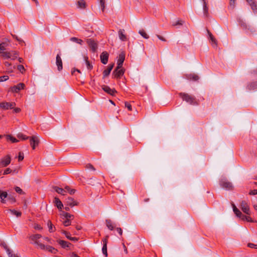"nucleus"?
Segmentation results:
<instances>
[{"label": "nucleus", "mask_w": 257, "mask_h": 257, "mask_svg": "<svg viewBox=\"0 0 257 257\" xmlns=\"http://www.w3.org/2000/svg\"><path fill=\"white\" fill-rule=\"evenodd\" d=\"M203 13L206 16H208V8L206 2H203Z\"/></svg>", "instance_id": "7c9ffc66"}, {"label": "nucleus", "mask_w": 257, "mask_h": 257, "mask_svg": "<svg viewBox=\"0 0 257 257\" xmlns=\"http://www.w3.org/2000/svg\"><path fill=\"white\" fill-rule=\"evenodd\" d=\"M85 168L86 169H91L93 171H95V168H94V167L92 165H91V164H87L85 166Z\"/></svg>", "instance_id": "de8ad7c7"}, {"label": "nucleus", "mask_w": 257, "mask_h": 257, "mask_svg": "<svg viewBox=\"0 0 257 257\" xmlns=\"http://www.w3.org/2000/svg\"><path fill=\"white\" fill-rule=\"evenodd\" d=\"M124 59L125 54L123 52H122L119 54L118 59L117 62V66H118V68H120L122 67Z\"/></svg>", "instance_id": "ddd939ff"}, {"label": "nucleus", "mask_w": 257, "mask_h": 257, "mask_svg": "<svg viewBox=\"0 0 257 257\" xmlns=\"http://www.w3.org/2000/svg\"><path fill=\"white\" fill-rule=\"evenodd\" d=\"M70 41L78 43L80 45H82L83 43V41L81 39H78L76 37H71L70 38Z\"/></svg>", "instance_id": "72a5a7b5"}, {"label": "nucleus", "mask_w": 257, "mask_h": 257, "mask_svg": "<svg viewBox=\"0 0 257 257\" xmlns=\"http://www.w3.org/2000/svg\"><path fill=\"white\" fill-rule=\"evenodd\" d=\"M9 79V76L7 75L0 77V82H3Z\"/></svg>", "instance_id": "864d4df0"}, {"label": "nucleus", "mask_w": 257, "mask_h": 257, "mask_svg": "<svg viewBox=\"0 0 257 257\" xmlns=\"http://www.w3.org/2000/svg\"><path fill=\"white\" fill-rule=\"evenodd\" d=\"M246 216V215H245L241 213V215H239V216H238V217H239V218H240V219H241V220H245Z\"/></svg>", "instance_id": "338daca9"}, {"label": "nucleus", "mask_w": 257, "mask_h": 257, "mask_svg": "<svg viewBox=\"0 0 257 257\" xmlns=\"http://www.w3.org/2000/svg\"><path fill=\"white\" fill-rule=\"evenodd\" d=\"M11 162V156L10 155H7L0 159V166L6 167L8 166Z\"/></svg>", "instance_id": "f03ea898"}, {"label": "nucleus", "mask_w": 257, "mask_h": 257, "mask_svg": "<svg viewBox=\"0 0 257 257\" xmlns=\"http://www.w3.org/2000/svg\"><path fill=\"white\" fill-rule=\"evenodd\" d=\"M247 246L251 248H256V246H257V244H255L252 243H248Z\"/></svg>", "instance_id": "e2e57ef3"}, {"label": "nucleus", "mask_w": 257, "mask_h": 257, "mask_svg": "<svg viewBox=\"0 0 257 257\" xmlns=\"http://www.w3.org/2000/svg\"><path fill=\"white\" fill-rule=\"evenodd\" d=\"M77 6L79 8L85 9L86 7V4L84 0H78L77 2Z\"/></svg>", "instance_id": "c756f323"}, {"label": "nucleus", "mask_w": 257, "mask_h": 257, "mask_svg": "<svg viewBox=\"0 0 257 257\" xmlns=\"http://www.w3.org/2000/svg\"><path fill=\"white\" fill-rule=\"evenodd\" d=\"M102 11L103 12L105 9V0H99Z\"/></svg>", "instance_id": "49530a36"}, {"label": "nucleus", "mask_w": 257, "mask_h": 257, "mask_svg": "<svg viewBox=\"0 0 257 257\" xmlns=\"http://www.w3.org/2000/svg\"><path fill=\"white\" fill-rule=\"evenodd\" d=\"M220 186L226 190H232L233 186L232 184L225 179H221L219 182Z\"/></svg>", "instance_id": "7ed1b4c3"}, {"label": "nucleus", "mask_w": 257, "mask_h": 257, "mask_svg": "<svg viewBox=\"0 0 257 257\" xmlns=\"http://www.w3.org/2000/svg\"><path fill=\"white\" fill-rule=\"evenodd\" d=\"M245 220H246V221L249 222H253V221L252 219V218L250 216H246Z\"/></svg>", "instance_id": "052dcab7"}, {"label": "nucleus", "mask_w": 257, "mask_h": 257, "mask_svg": "<svg viewBox=\"0 0 257 257\" xmlns=\"http://www.w3.org/2000/svg\"><path fill=\"white\" fill-rule=\"evenodd\" d=\"M12 172V170L10 168H7L4 172V175H7L10 174Z\"/></svg>", "instance_id": "6e6d98bb"}, {"label": "nucleus", "mask_w": 257, "mask_h": 257, "mask_svg": "<svg viewBox=\"0 0 257 257\" xmlns=\"http://www.w3.org/2000/svg\"><path fill=\"white\" fill-rule=\"evenodd\" d=\"M8 211L11 212L13 215H16L17 217H20L22 215V213L20 211H18L15 210L9 209Z\"/></svg>", "instance_id": "473e14b6"}, {"label": "nucleus", "mask_w": 257, "mask_h": 257, "mask_svg": "<svg viewBox=\"0 0 257 257\" xmlns=\"http://www.w3.org/2000/svg\"><path fill=\"white\" fill-rule=\"evenodd\" d=\"M63 224L65 226H68L71 225V221L70 219H66L63 221Z\"/></svg>", "instance_id": "09e8293b"}, {"label": "nucleus", "mask_w": 257, "mask_h": 257, "mask_svg": "<svg viewBox=\"0 0 257 257\" xmlns=\"http://www.w3.org/2000/svg\"><path fill=\"white\" fill-rule=\"evenodd\" d=\"M15 191L20 194H21L23 192V190L19 187H16L15 188Z\"/></svg>", "instance_id": "680f3d73"}, {"label": "nucleus", "mask_w": 257, "mask_h": 257, "mask_svg": "<svg viewBox=\"0 0 257 257\" xmlns=\"http://www.w3.org/2000/svg\"><path fill=\"white\" fill-rule=\"evenodd\" d=\"M65 189L66 190V192H67L71 195L74 194L76 192V190L74 189H71L70 187L68 186H66L65 187Z\"/></svg>", "instance_id": "f704fd0d"}, {"label": "nucleus", "mask_w": 257, "mask_h": 257, "mask_svg": "<svg viewBox=\"0 0 257 257\" xmlns=\"http://www.w3.org/2000/svg\"><path fill=\"white\" fill-rule=\"evenodd\" d=\"M56 64L58 71H60L63 69L62 60L59 54H57L56 58Z\"/></svg>", "instance_id": "2eb2a0df"}, {"label": "nucleus", "mask_w": 257, "mask_h": 257, "mask_svg": "<svg viewBox=\"0 0 257 257\" xmlns=\"http://www.w3.org/2000/svg\"><path fill=\"white\" fill-rule=\"evenodd\" d=\"M184 23V21L181 20H179L176 23H174L172 24V26L176 27L178 25L182 26Z\"/></svg>", "instance_id": "ea45409f"}, {"label": "nucleus", "mask_w": 257, "mask_h": 257, "mask_svg": "<svg viewBox=\"0 0 257 257\" xmlns=\"http://www.w3.org/2000/svg\"><path fill=\"white\" fill-rule=\"evenodd\" d=\"M106 225L108 229L111 230H112L114 228V226L113 224L112 221L110 219H106Z\"/></svg>", "instance_id": "cd10ccee"}, {"label": "nucleus", "mask_w": 257, "mask_h": 257, "mask_svg": "<svg viewBox=\"0 0 257 257\" xmlns=\"http://www.w3.org/2000/svg\"><path fill=\"white\" fill-rule=\"evenodd\" d=\"M139 33L145 39H148L149 38V35L146 33L144 30H141L139 31Z\"/></svg>", "instance_id": "e433bc0d"}, {"label": "nucleus", "mask_w": 257, "mask_h": 257, "mask_svg": "<svg viewBox=\"0 0 257 257\" xmlns=\"http://www.w3.org/2000/svg\"><path fill=\"white\" fill-rule=\"evenodd\" d=\"M61 215L65 217L66 219H71V218H74V216L73 215H71L67 212H63V213L61 214Z\"/></svg>", "instance_id": "2f4dec72"}, {"label": "nucleus", "mask_w": 257, "mask_h": 257, "mask_svg": "<svg viewBox=\"0 0 257 257\" xmlns=\"http://www.w3.org/2000/svg\"><path fill=\"white\" fill-rule=\"evenodd\" d=\"M235 0H230L229 1V8L231 9H233L235 7Z\"/></svg>", "instance_id": "a18cd8bd"}, {"label": "nucleus", "mask_w": 257, "mask_h": 257, "mask_svg": "<svg viewBox=\"0 0 257 257\" xmlns=\"http://www.w3.org/2000/svg\"><path fill=\"white\" fill-rule=\"evenodd\" d=\"M249 194L250 195H253L257 194V189L250 190L249 192Z\"/></svg>", "instance_id": "13d9d810"}, {"label": "nucleus", "mask_w": 257, "mask_h": 257, "mask_svg": "<svg viewBox=\"0 0 257 257\" xmlns=\"http://www.w3.org/2000/svg\"><path fill=\"white\" fill-rule=\"evenodd\" d=\"M54 189L55 191L57 192L58 193L61 194L62 195H65V193L66 192L65 189H63L61 188H59L58 187L55 186L54 187Z\"/></svg>", "instance_id": "bb28decb"}, {"label": "nucleus", "mask_w": 257, "mask_h": 257, "mask_svg": "<svg viewBox=\"0 0 257 257\" xmlns=\"http://www.w3.org/2000/svg\"><path fill=\"white\" fill-rule=\"evenodd\" d=\"M102 253L105 255V256H107V245L103 244V246L102 248Z\"/></svg>", "instance_id": "37998d69"}, {"label": "nucleus", "mask_w": 257, "mask_h": 257, "mask_svg": "<svg viewBox=\"0 0 257 257\" xmlns=\"http://www.w3.org/2000/svg\"><path fill=\"white\" fill-rule=\"evenodd\" d=\"M15 105V102H2L0 103V107L4 109H13Z\"/></svg>", "instance_id": "0eeeda50"}, {"label": "nucleus", "mask_w": 257, "mask_h": 257, "mask_svg": "<svg viewBox=\"0 0 257 257\" xmlns=\"http://www.w3.org/2000/svg\"><path fill=\"white\" fill-rule=\"evenodd\" d=\"M156 36L160 40H161L162 41H164V42H166V39L165 38H164L163 37H162V36H160L159 35H157Z\"/></svg>", "instance_id": "bf43d9fd"}, {"label": "nucleus", "mask_w": 257, "mask_h": 257, "mask_svg": "<svg viewBox=\"0 0 257 257\" xmlns=\"http://www.w3.org/2000/svg\"><path fill=\"white\" fill-rule=\"evenodd\" d=\"M85 59V62H86V65H87V67L88 69H92V65L90 63L89 61L88 60V58L87 57H85L84 58Z\"/></svg>", "instance_id": "a19ab883"}, {"label": "nucleus", "mask_w": 257, "mask_h": 257, "mask_svg": "<svg viewBox=\"0 0 257 257\" xmlns=\"http://www.w3.org/2000/svg\"><path fill=\"white\" fill-rule=\"evenodd\" d=\"M240 208L242 211L247 215L250 213L249 207L247 203L245 200H242L240 203Z\"/></svg>", "instance_id": "423d86ee"}, {"label": "nucleus", "mask_w": 257, "mask_h": 257, "mask_svg": "<svg viewBox=\"0 0 257 257\" xmlns=\"http://www.w3.org/2000/svg\"><path fill=\"white\" fill-rule=\"evenodd\" d=\"M247 88L249 90L257 89V81L250 83L247 85Z\"/></svg>", "instance_id": "a878e982"}, {"label": "nucleus", "mask_w": 257, "mask_h": 257, "mask_svg": "<svg viewBox=\"0 0 257 257\" xmlns=\"http://www.w3.org/2000/svg\"><path fill=\"white\" fill-rule=\"evenodd\" d=\"M42 237V235L40 234H35L30 236V238L34 242V243L37 244L40 248V244H43L41 243L38 240Z\"/></svg>", "instance_id": "9d476101"}, {"label": "nucleus", "mask_w": 257, "mask_h": 257, "mask_svg": "<svg viewBox=\"0 0 257 257\" xmlns=\"http://www.w3.org/2000/svg\"><path fill=\"white\" fill-rule=\"evenodd\" d=\"M117 231L118 232V233L120 235H121L122 234V230L121 229V228L120 227H117L116 228Z\"/></svg>", "instance_id": "774afa93"}, {"label": "nucleus", "mask_w": 257, "mask_h": 257, "mask_svg": "<svg viewBox=\"0 0 257 257\" xmlns=\"http://www.w3.org/2000/svg\"><path fill=\"white\" fill-rule=\"evenodd\" d=\"M0 245L3 246L4 248L6 250L9 257H19L12 253V250L9 248L5 242H1L0 243Z\"/></svg>", "instance_id": "f8f14e48"}, {"label": "nucleus", "mask_w": 257, "mask_h": 257, "mask_svg": "<svg viewBox=\"0 0 257 257\" xmlns=\"http://www.w3.org/2000/svg\"><path fill=\"white\" fill-rule=\"evenodd\" d=\"M185 77L187 79L194 81H198L199 79V77L194 73L186 74Z\"/></svg>", "instance_id": "412c9836"}, {"label": "nucleus", "mask_w": 257, "mask_h": 257, "mask_svg": "<svg viewBox=\"0 0 257 257\" xmlns=\"http://www.w3.org/2000/svg\"><path fill=\"white\" fill-rule=\"evenodd\" d=\"M55 203L59 209H61L63 207V205L61 201L57 197L55 198Z\"/></svg>", "instance_id": "c85d7f7f"}, {"label": "nucleus", "mask_w": 257, "mask_h": 257, "mask_svg": "<svg viewBox=\"0 0 257 257\" xmlns=\"http://www.w3.org/2000/svg\"><path fill=\"white\" fill-rule=\"evenodd\" d=\"M16 86L17 87V88H16V89H17V90L20 91V90H21L22 89H23L24 88L25 84L24 83H20L18 85H17Z\"/></svg>", "instance_id": "79ce46f5"}, {"label": "nucleus", "mask_w": 257, "mask_h": 257, "mask_svg": "<svg viewBox=\"0 0 257 257\" xmlns=\"http://www.w3.org/2000/svg\"><path fill=\"white\" fill-rule=\"evenodd\" d=\"M62 233H63L65 235L66 237L68 239H69L71 236H70V233L69 232H68L67 231H65V230H63L62 231Z\"/></svg>", "instance_id": "5fc2aeb1"}, {"label": "nucleus", "mask_w": 257, "mask_h": 257, "mask_svg": "<svg viewBox=\"0 0 257 257\" xmlns=\"http://www.w3.org/2000/svg\"><path fill=\"white\" fill-rule=\"evenodd\" d=\"M30 144L33 150L39 145V140L37 137L32 136L30 138Z\"/></svg>", "instance_id": "9b49d317"}, {"label": "nucleus", "mask_w": 257, "mask_h": 257, "mask_svg": "<svg viewBox=\"0 0 257 257\" xmlns=\"http://www.w3.org/2000/svg\"><path fill=\"white\" fill-rule=\"evenodd\" d=\"M87 44L90 47L91 51L95 52L97 49V43L92 39H88L86 40Z\"/></svg>", "instance_id": "39448f33"}, {"label": "nucleus", "mask_w": 257, "mask_h": 257, "mask_svg": "<svg viewBox=\"0 0 257 257\" xmlns=\"http://www.w3.org/2000/svg\"><path fill=\"white\" fill-rule=\"evenodd\" d=\"M16 88H17L16 87V86H14L13 87H12L11 88L12 91H13L14 92H16V93L18 92L19 91L18 90H17V89H16Z\"/></svg>", "instance_id": "69168bd1"}, {"label": "nucleus", "mask_w": 257, "mask_h": 257, "mask_svg": "<svg viewBox=\"0 0 257 257\" xmlns=\"http://www.w3.org/2000/svg\"><path fill=\"white\" fill-rule=\"evenodd\" d=\"M7 45V44L5 43L0 44V54L3 57H4L5 54L7 53V51H5Z\"/></svg>", "instance_id": "5701e85b"}, {"label": "nucleus", "mask_w": 257, "mask_h": 257, "mask_svg": "<svg viewBox=\"0 0 257 257\" xmlns=\"http://www.w3.org/2000/svg\"><path fill=\"white\" fill-rule=\"evenodd\" d=\"M18 69L22 73L25 71V69L23 65H19L17 67Z\"/></svg>", "instance_id": "603ef678"}, {"label": "nucleus", "mask_w": 257, "mask_h": 257, "mask_svg": "<svg viewBox=\"0 0 257 257\" xmlns=\"http://www.w3.org/2000/svg\"><path fill=\"white\" fill-rule=\"evenodd\" d=\"M66 204L67 206L72 207L75 205H78V203L76 201H75L73 198L68 197L66 199Z\"/></svg>", "instance_id": "f3484780"}, {"label": "nucleus", "mask_w": 257, "mask_h": 257, "mask_svg": "<svg viewBox=\"0 0 257 257\" xmlns=\"http://www.w3.org/2000/svg\"><path fill=\"white\" fill-rule=\"evenodd\" d=\"M108 237H109V236L106 235L105 236V237L102 239L103 244L107 245Z\"/></svg>", "instance_id": "4d7b16f0"}, {"label": "nucleus", "mask_w": 257, "mask_h": 257, "mask_svg": "<svg viewBox=\"0 0 257 257\" xmlns=\"http://www.w3.org/2000/svg\"><path fill=\"white\" fill-rule=\"evenodd\" d=\"M207 33L209 36V38L210 39V41L211 43V44L213 47L216 48L217 46V42L216 39L214 37L212 33L208 30H207Z\"/></svg>", "instance_id": "a211bd4d"}, {"label": "nucleus", "mask_w": 257, "mask_h": 257, "mask_svg": "<svg viewBox=\"0 0 257 257\" xmlns=\"http://www.w3.org/2000/svg\"><path fill=\"white\" fill-rule=\"evenodd\" d=\"M18 55V52L17 51H11L7 52V53H5L4 58H5V59L11 58L12 60H15L17 58Z\"/></svg>", "instance_id": "1a4fd4ad"}, {"label": "nucleus", "mask_w": 257, "mask_h": 257, "mask_svg": "<svg viewBox=\"0 0 257 257\" xmlns=\"http://www.w3.org/2000/svg\"><path fill=\"white\" fill-rule=\"evenodd\" d=\"M179 95L183 100L185 101L190 104L193 105H198V103L194 96L183 92L180 93Z\"/></svg>", "instance_id": "f257e3e1"}, {"label": "nucleus", "mask_w": 257, "mask_h": 257, "mask_svg": "<svg viewBox=\"0 0 257 257\" xmlns=\"http://www.w3.org/2000/svg\"><path fill=\"white\" fill-rule=\"evenodd\" d=\"M102 89L108 94L111 95H114L116 93V91L114 89L110 88L108 86L103 85L101 86Z\"/></svg>", "instance_id": "4468645a"}, {"label": "nucleus", "mask_w": 257, "mask_h": 257, "mask_svg": "<svg viewBox=\"0 0 257 257\" xmlns=\"http://www.w3.org/2000/svg\"><path fill=\"white\" fill-rule=\"evenodd\" d=\"M47 225L49 228V231L50 232H53L55 231V227L53 226V225L50 220H48Z\"/></svg>", "instance_id": "c9c22d12"}, {"label": "nucleus", "mask_w": 257, "mask_h": 257, "mask_svg": "<svg viewBox=\"0 0 257 257\" xmlns=\"http://www.w3.org/2000/svg\"><path fill=\"white\" fill-rule=\"evenodd\" d=\"M7 139L8 140L11 141L12 143H16L18 142V140L16 139L15 138L12 137L11 135H7L6 136Z\"/></svg>", "instance_id": "58836bf2"}, {"label": "nucleus", "mask_w": 257, "mask_h": 257, "mask_svg": "<svg viewBox=\"0 0 257 257\" xmlns=\"http://www.w3.org/2000/svg\"><path fill=\"white\" fill-rule=\"evenodd\" d=\"M57 242L62 246L63 248L69 247L71 244L70 243L63 240H58Z\"/></svg>", "instance_id": "b1692460"}, {"label": "nucleus", "mask_w": 257, "mask_h": 257, "mask_svg": "<svg viewBox=\"0 0 257 257\" xmlns=\"http://www.w3.org/2000/svg\"><path fill=\"white\" fill-rule=\"evenodd\" d=\"M113 66H114V64H109L107 68L103 71V78L105 77L108 76L109 75Z\"/></svg>", "instance_id": "4be33fe9"}, {"label": "nucleus", "mask_w": 257, "mask_h": 257, "mask_svg": "<svg viewBox=\"0 0 257 257\" xmlns=\"http://www.w3.org/2000/svg\"><path fill=\"white\" fill-rule=\"evenodd\" d=\"M233 210L234 213L236 214V215L238 217L239 215H241V212L240 210L236 208V207L233 205Z\"/></svg>", "instance_id": "4c0bfd02"}, {"label": "nucleus", "mask_w": 257, "mask_h": 257, "mask_svg": "<svg viewBox=\"0 0 257 257\" xmlns=\"http://www.w3.org/2000/svg\"><path fill=\"white\" fill-rule=\"evenodd\" d=\"M40 249L43 250H46L51 253H56L58 251V250L54 247H53L52 246L50 245H45L43 244H40Z\"/></svg>", "instance_id": "6e6552de"}, {"label": "nucleus", "mask_w": 257, "mask_h": 257, "mask_svg": "<svg viewBox=\"0 0 257 257\" xmlns=\"http://www.w3.org/2000/svg\"><path fill=\"white\" fill-rule=\"evenodd\" d=\"M17 136H18V138H19L20 139H22L23 140H27L29 138L28 137H26V136H25L24 135H23L22 133L18 134Z\"/></svg>", "instance_id": "c03bdc74"}, {"label": "nucleus", "mask_w": 257, "mask_h": 257, "mask_svg": "<svg viewBox=\"0 0 257 257\" xmlns=\"http://www.w3.org/2000/svg\"><path fill=\"white\" fill-rule=\"evenodd\" d=\"M124 104L125 106L128 109V110H132V107L130 103H128V102H125Z\"/></svg>", "instance_id": "8fccbe9b"}, {"label": "nucleus", "mask_w": 257, "mask_h": 257, "mask_svg": "<svg viewBox=\"0 0 257 257\" xmlns=\"http://www.w3.org/2000/svg\"><path fill=\"white\" fill-rule=\"evenodd\" d=\"M125 31L124 29H119L118 31L119 38L122 41H126L127 40L126 35L124 34Z\"/></svg>", "instance_id": "6ab92c4d"}, {"label": "nucleus", "mask_w": 257, "mask_h": 257, "mask_svg": "<svg viewBox=\"0 0 257 257\" xmlns=\"http://www.w3.org/2000/svg\"><path fill=\"white\" fill-rule=\"evenodd\" d=\"M254 13H257V5L254 0H246Z\"/></svg>", "instance_id": "aec40b11"}, {"label": "nucleus", "mask_w": 257, "mask_h": 257, "mask_svg": "<svg viewBox=\"0 0 257 257\" xmlns=\"http://www.w3.org/2000/svg\"><path fill=\"white\" fill-rule=\"evenodd\" d=\"M108 56H109V55L107 52H106V51L103 52L100 54V56L101 63H103V64H106L108 62Z\"/></svg>", "instance_id": "dca6fc26"}, {"label": "nucleus", "mask_w": 257, "mask_h": 257, "mask_svg": "<svg viewBox=\"0 0 257 257\" xmlns=\"http://www.w3.org/2000/svg\"><path fill=\"white\" fill-rule=\"evenodd\" d=\"M124 73V70L122 68H118V66L116 67L112 73V76L115 78H119L121 77Z\"/></svg>", "instance_id": "20e7f679"}, {"label": "nucleus", "mask_w": 257, "mask_h": 257, "mask_svg": "<svg viewBox=\"0 0 257 257\" xmlns=\"http://www.w3.org/2000/svg\"><path fill=\"white\" fill-rule=\"evenodd\" d=\"M34 228L35 229H39V230H41L42 229V227L40 225H39L38 224H35Z\"/></svg>", "instance_id": "0e129e2a"}, {"label": "nucleus", "mask_w": 257, "mask_h": 257, "mask_svg": "<svg viewBox=\"0 0 257 257\" xmlns=\"http://www.w3.org/2000/svg\"><path fill=\"white\" fill-rule=\"evenodd\" d=\"M24 158V153L22 152H20L18 156V160L19 161H22Z\"/></svg>", "instance_id": "3c124183"}, {"label": "nucleus", "mask_w": 257, "mask_h": 257, "mask_svg": "<svg viewBox=\"0 0 257 257\" xmlns=\"http://www.w3.org/2000/svg\"><path fill=\"white\" fill-rule=\"evenodd\" d=\"M8 196V193L6 191H3L2 190H0V199H1V202L2 203H5L6 200H5V198H6Z\"/></svg>", "instance_id": "393cba45"}]
</instances>
